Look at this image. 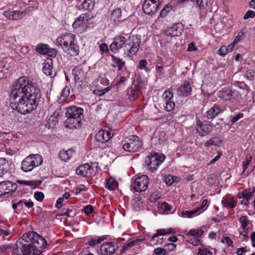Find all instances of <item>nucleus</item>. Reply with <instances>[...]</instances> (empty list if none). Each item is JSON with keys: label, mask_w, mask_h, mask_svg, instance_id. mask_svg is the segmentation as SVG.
<instances>
[{"label": "nucleus", "mask_w": 255, "mask_h": 255, "mask_svg": "<svg viewBox=\"0 0 255 255\" xmlns=\"http://www.w3.org/2000/svg\"><path fill=\"white\" fill-rule=\"evenodd\" d=\"M48 48V46L47 45L40 43L36 46L35 50L41 54L46 55Z\"/></svg>", "instance_id": "obj_41"}, {"label": "nucleus", "mask_w": 255, "mask_h": 255, "mask_svg": "<svg viewBox=\"0 0 255 255\" xmlns=\"http://www.w3.org/2000/svg\"><path fill=\"white\" fill-rule=\"evenodd\" d=\"M23 204L24 206V208L25 207L27 209H30L32 208L34 206V203L31 201H27L26 200H23Z\"/></svg>", "instance_id": "obj_61"}, {"label": "nucleus", "mask_w": 255, "mask_h": 255, "mask_svg": "<svg viewBox=\"0 0 255 255\" xmlns=\"http://www.w3.org/2000/svg\"><path fill=\"white\" fill-rule=\"evenodd\" d=\"M216 138V136L211 138L204 143L205 146L208 147L213 145L215 146H220V143H222V141L221 139L215 140L214 139Z\"/></svg>", "instance_id": "obj_37"}, {"label": "nucleus", "mask_w": 255, "mask_h": 255, "mask_svg": "<svg viewBox=\"0 0 255 255\" xmlns=\"http://www.w3.org/2000/svg\"><path fill=\"white\" fill-rule=\"evenodd\" d=\"M197 255H212V252L208 248L201 246L198 249Z\"/></svg>", "instance_id": "obj_35"}, {"label": "nucleus", "mask_w": 255, "mask_h": 255, "mask_svg": "<svg viewBox=\"0 0 255 255\" xmlns=\"http://www.w3.org/2000/svg\"><path fill=\"white\" fill-rule=\"evenodd\" d=\"M255 192V188L253 189H246L244 190V193L246 194L247 196H249L251 198L253 197V194Z\"/></svg>", "instance_id": "obj_63"}, {"label": "nucleus", "mask_w": 255, "mask_h": 255, "mask_svg": "<svg viewBox=\"0 0 255 255\" xmlns=\"http://www.w3.org/2000/svg\"><path fill=\"white\" fill-rule=\"evenodd\" d=\"M163 97L165 104L164 110L167 112L172 111L175 107V103L173 100V94L170 89L166 90L163 94Z\"/></svg>", "instance_id": "obj_13"}, {"label": "nucleus", "mask_w": 255, "mask_h": 255, "mask_svg": "<svg viewBox=\"0 0 255 255\" xmlns=\"http://www.w3.org/2000/svg\"><path fill=\"white\" fill-rule=\"evenodd\" d=\"M118 185V183L117 181L111 177L107 180L105 187L110 190H114L117 188Z\"/></svg>", "instance_id": "obj_31"}, {"label": "nucleus", "mask_w": 255, "mask_h": 255, "mask_svg": "<svg viewBox=\"0 0 255 255\" xmlns=\"http://www.w3.org/2000/svg\"><path fill=\"white\" fill-rule=\"evenodd\" d=\"M132 205L135 211L140 210L142 207V203L138 198L134 199Z\"/></svg>", "instance_id": "obj_49"}, {"label": "nucleus", "mask_w": 255, "mask_h": 255, "mask_svg": "<svg viewBox=\"0 0 255 255\" xmlns=\"http://www.w3.org/2000/svg\"><path fill=\"white\" fill-rule=\"evenodd\" d=\"M208 201L207 200H204L201 205L196 209L199 214L206 210L208 205Z\"/></svg>", "instance_id": "obj_48"}, {"label": "nucleus", "mask_w": 255, "mask_h": 255, "mask_svg": "<svg viewBox=\"0 0 255 255\" xmlns=\"http://www.w3.org/2000/svg\"><path fill=\"white\" fill-rule=\"evenodd\" d=\"M40 90L34 85L30 78L27 76L19 77L13 84L9 95L11 105L15 106L16 103L24 100L28 97H33V91Z\"/></svg>", "instance_id": "obj_2"}, {"label": "nucleus", "mask_w": 255, "mask_h": 255, "mask_svg": "<svg viewBox=\"0 0 255 255\" xmlns=\"http://www.w3.org/2000/svg\"><path fill=\"white\" fill-rule=\"evenodd\" d=\"M8 171V162L5 159L0 158V177Z\"/></svg>", "instance_id": "obj_30"}, {"label": "nucleus", "mask_w": 255, "mask_h": 255, "mask_svg": "<svg viewBox=\"0 0 255 255\" xmlns=\"http://www.w3.org/2000/svg\"><path fill=\"white\" fill-rule=\"evenodd\" d=\"M192 89L191 82L189 81H184L183 84L177 89V92L180 96L188 97L191 95Z\"/></svg>", "instance_id": "obj_18"}, {"label": "nucleus", "mask_w": 255, "mask_h": 255, "mask_svg": "<svg viewBox=\"0 0 255 255\" xmlns=\"http://www.w3.org/2000/svg\"><path fill=\"white\" fill-rule=\"evenodd\" d=\"M17 188L16 183L9 181H5L0 182V196L9 193H13Z\"/></svg>", "instance_id": "obj_12"}, {"label": "nucleus", "mask_w": 255, "mask_h": 255, "mask_svg": "<svg viewBox=\"0 0 255 255\" xmlns=\"http://www.w3.org/2000/svg\"><path fill=\"white\" fill-rule=\"evenodd\" d=\"M126 42L127 39L125 37L123 36H116L110 46L111 50L114 53L118 52L119 49L126 45Z\"/></svg>", "instance_id": "obj_17"}, {"label": "nucleus", "mask_w": 255, "mask_h": 255, "mask_svg": "<svg viewBox=\"0 0 255 255\" xmlns=\"http://www.w3.org/2000/svg\"><path fill=\"white\" fill-rule=\"evenodd\" d=\"M160 208L164 211L169 212L172 209V206L167 203L164 202L160 205Z\"/></svg>", "instance_id": "obj_57"}, {"label": "nucleus", "mask_w": 255, "mask_h": 255, "mask_svg": "<svg viewBox=\"0 0 255 255\" xmlns=\"http://www.w3.org/2000/svg\"><path fill=\"white\" fill-rule=\"evenodd\" d=\"M30 10V7H27L22 11L7 10L3 11V14L7 19L17 20L21 19L23 16L28 14Z\"/></svg>", "instance_id": "obj_11"}, {"label": "nucleus", "mask_w": 255, "mask_h": 255, "mask_svg": "<svg viewBox=\"0 0 255 255\" xmlns=\"http://www.w3.org/2000/svg\"><path fill=\"white\" fill-rule=\"evenodd\" d=\"M231 90L229 88H223L221 91H219L218 94V97L223 100H231Z\"/></svg>", "instance_id": "obj_28"}, {"label": "nucleus", "mask_w": 255, "mask_h": 255, "mask_svg": "<svg viewBox=\"0 0 255 255\" xmlns=\"http://www.w3.org/2000/svg\"><path fill=\"white\" fill-rule=\"evenodd\" d=\"M81 17L82 18L85 22L86 25L87 27L89 26V25L93 24L94 22V16L91 13L86 12L83 13L81 15Z\"/></svg>", "instance_id": "obj_29"}, {"label": "nucleus", "mask_w": 255, "mask_h": 255, "mask_svg": "<svg viewBox=\"0 0 255 255\" xmlns=\"http://www.w3.org/2000/svg\"><path fill=\"white\" fill-rule=\"evenodd\" d=\"M42 71L43 73L47 75L52 76V67L48 63H45L43 66Z\"/></svg>", "instance_id": "obj_43"}, {"label": "nucleus", "mask_w": 255, "mask_h": 255, "mask_svg": "<svg viewBox=\"0 0 255 255\" xmlns=\"http://www.w3.org/2000/svg\"><path fill=\"white\" fill-rule=\"evenodd\" d=\"M201 237H188L186 242L194 246H198L201 244Z\"/></svg>", "instance_id": "obj_40"}, {"label": "nucleus", "mask_w": 255, "mask_h": 255, "mask_svg": "<svg viewBox=\"0 0 255 255\" xmlns=\"http://www.w3.org/2000/svg\"><path fill=\"white\" fill-rule=\"evenodd\" d=\"M195 5L203 8L207 5V0H190Z\"/></svg>", "instance_id": "obj_46"}, {"label": "nucleus", "mask_w": 255, "mask_h": 255, "mask_svg": "<svg viewBox=\"0 0 255 255\" xmlns=\"http://www.w3.org/2000/svg\"><path fill=\"white\" fill-rule=\"evenodd\" d=\"M72 154V151L70 149L66 151L62 150L60 151L59 156L62 160L66 162L71 158Z\"/></svg>", "instance_id": "obj_32"}, {"label": "nucleus", "mask_w": 255, "mask_h": 255, "mask_svg": "<svg viewBox=\"0 0 255 255\" xmlns=\"http://www.w3.org/2000/svg\"><path fill=\"white\" fill-rule=\"evenodd\" d=\"M82 26L83 28H87L85 22L82 18L81 17V15L77 18L73 24V27L74 28H77L79 27Z\"/></svg>", "instance_id": "obj_34"}, {"label": "nucleus", "mask_w": 255, "mask_h": 255, "mask_svg": "<svg viewBox=\"0 0 255 255\" xmlns=\"http://www.w3.org/2000/svg\"><path fill=\"white\" fill-rule=\"evenodd\" d=\"M183 28L181 23H176L173 25L169 30L166 35V39L172 38L176 36L180 35L183 31Z\"/></svg>", "instance_id": "obj_22"}, {"label": "nucleus", "mask_w": 255, "mask_h": 255, "mask_svg": "<svg viewBox=\"0 0 255 255\" xmlns=\"http://www.w3.org/2000/svg\"><path fill=\"white\" fill-rule=\"evenodd\" d=\"M93 210L94 208L92 205H88L84 207L83 211L85 214L88 215L92 213L93 211Z\"/></svg>", "instance_id": "obj_58"}, {"label": "nucleus", "mask_w": 255, "mask_h": 255, "mask_svg": "<svg viewBox=\"0 0 255 255\" xmlns=\"http://www.w3.org/2000/svg\"><path fill=\"white\" fill-rule=\"evenodd\" d=\"M47 245L46 240L37 233H26L17 241L12 255H38Z\"/></svg>", "instance_id": "obj_1"}, {"label": "nucleus", "mask_w": 255, "mask_h": 255, "mask_svg": "<svg viewBox=\"0 0 255 255\" xmlns=\"http://www.w3.org/2000/svg\"><path fill=\"white\" fill-rule=\"evenodd\" d=\"M255 15V12L253 10H248L244 16V19H247L249 18H253Z\"/></svg>", "instance_id": "obj_62"}, {"label": "nucleus", "mask_w": 255, "mask_h": 255, "mask_svg": "<svg viewBox=\"0 0 255 255\" xmlns=\"http://www.w3.org/2000/svg\"><path fill=\"white\" fill-rule=\"evenodd\" d=\"M239 221L241 223V227L244 232H247V230H249L248 225L249 224V220L248 219V217L245 216H242L239 219Z\"/></svg>", "instance_id": "obj_39"}, {"label": "nucleus", "mask_w": 255, "mask_h": 255, "mask_svg": "<svg viewBox=\"0 0 255 255\" xmlns=\"http://www.w3.org/2000/svg\"><path fill=\"white\" fill-rule=\"evenodd\" d=\"M252 156L250 155H248L246 156V160L243 162V172H245L246 169L248 168L249 165L250 164L251 161L252 160Z\"/></svg>", "instance_id": "obj_50"}, {"label": "nucleus", "mask_w": 255, "mask_h": 255, "mask_svg": "<svg viewBox=\"0 0 255 255\" xmlns=\"http://www.w3.org/2000/svg\"><path fill=\"white\" fill-rule=\"evenodd\" d=\"M140 241V240L137 239L136 240H134V241H131V242L127 243V244H125L123 247V250H126L128 248H130V247L134 246L136 244V243Z\"/></svg>", "instance_id": "obj_54"}, {"label": "nucleus", "mask_w": 255, "mask_h": 255, "mask_svg": "<svg viewBox=\"0 0 255 255\" xmlns=\"http://www.w3.org/2000/svg\"><path fill=\"white\" fill-rule=\"evenodd\" d=\"M244 117V114L242 113H239L235 116H231L230 117V122L232 125H234L236 122H237L240 119Z\"/></svg>", "instance_id": "obj_47"}, {"label": "nucleus", "mask_w": 255, "mask_h": 255, "mask_svg": "<svg viewBox=\"0 0 255 255\" xmlns=\"http://www.w3.org/2000/svg\"><path fill=\"white\" fill-rule=\"evenodd\" d=\"M255 72L253 69H249L246 70L245 76L247 79L251 80L255 76Z\"/></svg>", "instance_id": "obj_52"}, {"label": "nucleus", "mask_w": 255, "mask_h": 255, "mask_svg": "<svg viewBox=\"0 0 255 255\" xmlns=\"http://www.w3.org/2000/svg\"><path fill=\"white\" fill-rule=\"evenodd\" d=\"M228 52L227 47L226 46H223L218 50L217 53L220 55L225 56Z\"/></svg>", "instance_id": "obj_60"}, {"label": "nucleus", "mask_w": 255, "mask_h": 255, "mask_svg": "<svg viewBox=\"0 0 255 255\" xmlns=\"http://www.w3.org/2000/svg\"><path fill=\"white\" fill-rule=\"evenodd\" d=\"M42 161L41 155L38 154H30L22 161L21 169L25 172L31 171L34 167L40 165Z\"/></svg>", "instance_id": "obj_5"}, {"label": "nucleus", "mask_w": 255, "mask_h": 255, "mask_svg": "<svg viewBox=\"0 0 255 255\" xmlns=\"http://www.w3.org/2000/svg\"><path fill=\"white\" fill-rule=\"evenodd\" d=\"M241 97V95H240V93L238 92L236 90H231V100H236L238 99V98H240Z\"/></svg>", "instance_id": "obj_55"}, {"label": "nucleus", "mask_w": 255, "mask_h": 255, "mask_svg": "<svg viewBox=\"0 0 255 255\" xmlns=\"http://www.w3.org/2000/svg\"><path fill=\"white\" fill-rule=\"evenodd\" d=\"M212 126L210 124H204L201 121L198 120L197 123L196 128L197 133L201 136H204L208 134L212 130Z\"/></svg>", "instance_id": "obj_19"}, {"label": "nucleus", "mask_w": 255, "mask_h": 255, "mask_svg": "<svg viewBox=\"0 0 255 255\" xmlns=\"http://www.w3.org/2000/svg\"><path fill=\"white\" fill-rule=\"evenodd\" d=\"M204 234V231L200 229H191L186 234L187 237H201Z\"/></svg>", "instance_id": "obj_33"}, {"label": "nucleus", "mask_w": 255, "mask_h": 255, "mask_svg": "<svg viewBox=\"0 0 255 255\" xmlns=\"http://www.w3.org/2000/svg\"><path fill=\"white\" fill-rule=\"evenodd\" d=\"M123 148L128 152L138 151L142 144L140 138L134 135H129L122 141Z\"/></svg>", "instance_id": "obj_6"}, {"label": "nucleus", "mask_w": 255, "mask_h": 255, "mask_svg": "<svg viewBox=\"0 0 255 255\" xmlns=\"http://www.w3.org/2000/svg\"><path fill=\"white\" fill-rule=\"evenodd\" d=\"M140 43V35L132 36L128 39V42L126 44L125 48L128 49L127 46H130L129 49L128 50V55L129 56L136 54L139 50Z\"/></svg>", "instance_id": "obj_9"}, {"label": "nucleus", "mask_w": 255, "mask_h": 255, "mask_svg": "<svg viewBox=\"0 0 255 255\" xmlns=\"http://www.w3.org/2000/svg\"><path fill=\"white\" fill-rule=\"evenodd\" d=\"M159 0H144L142 4L143 12L148 14H154L159 6Z\"/></svg>", "instance_id": "obj_10"}, {"label": "nucleus", "mask_w": 255, "mask_h": 255, "mask_svg": "<svg viewBox=\"0 0 255 255\" xmlns=\"http://www.w3.org/2000/svg\"><path fill=\"white\" fill-rule=\"evenodd\" d=\"M222 204L224 207H229L231 208H235L236 205V202L234 200H230L228 199H223L222 201Z\"/></svg>", "instance_id": "obj_38"}, {"label": "nucleus", "mask_w": 255, "mask_h": 255, "mask_svg": "<svg viewBox=\"0 0 255 255\" xmlns=\"http://www.w3.org/2000/svg\"><path fill=\"white\" fill-rule=\"evenodd\" d=\"M34 197L36 200L41 202L43 200L44 195L42 192H36L34 193Z\"/></svg>", "instance_id": "obj_56"}, {"label": "nucleus", "mask_w": 255, "mask_h": 255, "mask_svg": "<svg viewBox=\"0 0 255 255\" xmlns=\"http://www.w3.org/2000/svg\"><path fill=\"white\" fill-rule=\"evenodd\" d=\"M56 43L65 53L70 56H74L79 54V47L75 42V35L72 33H66L58 37Z\"/></svg>", "instance_id": "obj_4"}, {"label": "nucleus", "mask_w": 255, "mask_h": 255, "mask_svg": "<svg viewBox=\"0 0 255 255\" xmlns=\"http://www.w3.org/2000/svg\"><path fill=\"white\" fill-rule=\"evenodd\" d=\"M112 137L111 132L104 129L100 130L95 135L96 139L101 143L108 141Z\"/></svg>", "instance_id": "obj_24"}, {"label": "nucleus", "mask_w": 255, "mask_h": 255, "mask_svg": "<svg viewBox=\"0 0 255 255\" xmlns=\"http://www.w3.org/2000/svg\"><path fill=\"white\" fill-rule=\"evenodd\" d=\"M244 38V33L242 31L239 32L237 36L235 37L234 41V44H237Z\"/></svg>", "instance_id": "obj_53"}, {"label": "nucleus", "mask_w": 255, "mask_h": 255, "mask_svg": "<svg viewBox=\"0 0 255 255\" xmlns=\"http://www.w3.org/2000/svg\"><path fill=\"white\" fill-rule=\"evenodd\" d=\"M33 94L35 95L34 97H28L24 100L16 103L15 106L11 105V107L23 115L31 113L36 108L41 96L40 90H36Z\"/></svg>", "instance_id": "obj_3"}, {"label": "nucleus", "mask_w": 255, "mask_h": 255, "mask_svg": "<svg viewBox=\"0 0 255 255\" xmlns=\"http://www.w3.org/2000/svg\"><path fill=\"white\" fill-rule=\"evenodd\" d=\"M139 88L138 84L133 83L127 90V95L130 101H135L138 98Z\"/></svg>", "instance_id": "obj_23"}, {"label": "nucleus", "mask_w": 255, "mask_h": 255, "mask_svg": "<svg viewBox=\"0 0 255 255\" xmlns=\"http://www.w3.org/2000/svg\"><path fill=\"white\" fill-rule=\"evenodd\" d=\"M147 65V61L145 59L141 60L139 61L138 68L142 70V69H145L146 71H148V69L146 68V66Z\"/></svg>", "instance_id": "obj_59"}, {"label": "nucleus", "mask_w": 255, "mask_h": 255, "mask_svg": "<svg viewBox=\"0 0 255 255\" xmlns=\"http://www.w3.org/2000/svg\"><path fill=\"white\" fill-rule=\"evenodd\" d=\"M149 179L147 175H142L134 179L131 184L130 188L135 192H141L144 191L147 188Z\"/></svg>", "instance_id": "obj_8"}, {"label": "nucleus", "mask_w": 255, "mask_h": 255, "mask_svg": "<svg viewBox=\"0 0 255 255\" xmlns=\"http://www.w3.org/2000/svg\"><path fill=\"white\" fill-rule=\"evenodd\" d=\"M198 214L199 213L196 209L191 211L183 210L181 213V215L182 217L187 218H192Z\"/></svg>", "instance_id": "obj_36"}, {"label": "nucleus", "mask_w": 255, "mask_h": 255, "mask_svg": "<svg viewBox=\"0 0 255 255\" xmlns=\"http://www.w3.org/2000/svg\"><path fill=\"white\" fill-rule=\"evenodd\" d=\"M164 159L165 156L163 154L154 153L146 157L145 163L148 170L151 172H154L158 166L164 161Z\"/></svg>", "instance_id": "obj_7"}, {"label": "nucleus", "mask_w": 255, "mask_h": 255, "mask_svg": "<svg viewBox=\"0 0 255 255\" xmlns=\"http://www.w3.org/2000/svg\"><path fill=\"white\" fill-rule=\"evenodd\" d=\"M165 251L162 248H157L154 250V253L156 255H165Z\"/></svg>", "instance_id": "obj_64"}, {"label": "nucleus", "mask_w": 255, "mask_h": 255, "mask_svg": "<svg viewBox=\"0 0 255 255\" xmlns=\"http://www.w3.org/2000/svg\"><path fill=\"white\" fill-rule=\"evenodd\" d=\"M65 115L83 119V109L80 107L71 106L66 109Z\"/></svg>", "instance_id": "obj_21"}, {"label": "nucleus", "mask_w": 255, "mask_h": 255, "mask_svg": "<svg viewBox=\"0 0 255 255\" xmlns=\"http://www.w3.org/2000/svg\"><path fill=\"white\" fill-rule=\"evenodd\" d=\"M172 8V5L170 4H167L162 9L160 12V17H164L167 14V13L171 10Z\"/></svg>", "instance_id": "obj_42"}, {"label": "nucleus", "mask_w": 255, "mask_h": 255, "mask_svg": "<svg viewBox=\"0 0 255 255\" xmlns=\"http://www.w3.org/2000/svg\"><path fill=\"white\" fill-rule=\"evenodd\" d=\"M94 170L89 163L80 165L76 170V173L82 177H90L94 174Z\"/></svg>", "instance_id": "obj_16"}, {"label": "nucleus", "mask_w": 255, "mask_h": 255, "mask_svg": "<svg viewBox=\"0 0 255 255\" xmlns=\"http://www.w3.org/2000/svg\"><path fill=\"white\" fill-rule=\"evenodd\" d=\"M168 232L166 229H159L156 231V233L154 234L153 236L151 237V240H153L155 238L158 237L159 236H163L168 234Z\"/></svg>", "instance_id": "obj_51"}, {"label": "nucleus", "mask_w": 255, "mask_h": 255, "mask_svg": "<svg viewBox=\"0 0 255 255\" xmlns=\"http://www.w3.org/2000/svg\"><path fill=\"white\" fill-rule=\"evenodd\" d=\"M126 18L125 16H123L122 10L120 8L114 9L111 14V20L116 23L121 22L125 20Z\"/></svg>", "instance_id": "obj_25"}, {"label": "nucleus", "mask_w": 255, "mask_h": 255, "mask_svg": "<svg viewBox=\"0 0 255 255\" xmlns=\"http://www.w3.org/2000/svg\"><path fill=\"white\" fill-rule=\"evenodd\" d=\"M72 75L75 83L80 84L85 79L86 73L83 69V65H79L75 67L72 70Z\"/></svg>", "instance_id": "obj_14"}, {"label": "nucleus", "mask_w": 255, "mask_h": 255, "mask_svg": "<svg viewBox=\"0 0 255 255\" xmlns=\"http://www.w3.org/2000/svg\"><path fill=\"white\" fill-rule=\"evenodd\" d=\"M105 239L104 237H99L97 239H91L88 242V244L91 247H94L97 244H100Z\"/></svg>", "instance_id": "obj_44"}, {"label": "nucleus", "mask_w": 255, "mask_h": 255, "mask_svg": "<svg viewBox=\"0 0 255 255\" xmlns=\"http://www.w3.org/2000/svg\"><path fill=\"white\" fill-rule=\"evenodd\" d=\"M221 112L219 106L215 105L210 108L207 112V118L208 119H213L217 117Z\"/></svg>", "instance_id": "obj_26"}, {"label": "nucleus", "mask_w": 255, "mask_h": 255, "mask_svg": "<svg viewBox=\"0 0 255 255\" xmlns=\"http://www.w3.org/2000/svg\"><path fill=\"white\" fill-rule=\"evenodd\" d=\"M67 119L64 122L66 128L73 129L78 128L82 126L81 121L82 119L70 116H66Z\"/></svg>", "instance_id": "obj_20"}, {"label": "nucleus", "mask_w": 255, "mask_h": 255, "mask_svg": "<svg viewBox=\"0 0 255 255\" xmlns=\"http://www.w3.org/2000/svg\"><path fill=\"white\" fill-rule=\"evenodd\" d=\"M81 8L83 11H92L95 7L94 0H84L81 5Z\"/></svg>", "instance_id": "obj_27"}, {"label": "nucleus", "mask_w": 255, "mask_h": 255, "mask_svg": "<svg viewBox=\"0 0 255 255\" xmlns=\"http://www.w3.org/2000/svg\"><path fill=\"white\" fill-rule=\"evenodd\" d=\"M118 248L113 242L104 243L100 247L102 255H113Z\"/></svg>", "instance_id": "obj_15"}, {"label": "nucleus", "mask_w": 255, "mask_h": 255, "mask_svg": "<svg viewBox=\"0 0 255 255\" xmlns=\"http://www.w3.org/2000/svg\"><path fill=\"white\" fill-rule=\"evenodd\" d=\"M113 60L116 63L119 70H122L125 65V62L122 59L113 56Z\"/></svg>", "instance_id": "obj_45"}]
</instances>
